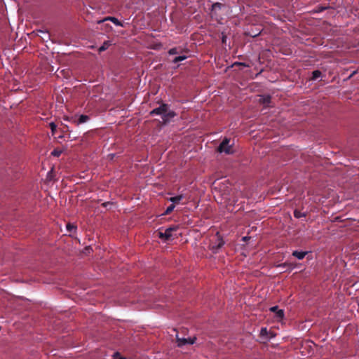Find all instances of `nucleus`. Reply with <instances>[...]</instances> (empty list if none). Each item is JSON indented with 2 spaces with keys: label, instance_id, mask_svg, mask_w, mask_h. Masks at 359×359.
Wrapping results in <instances>:
<instances>
[{
  "label": "nucleus",
  "instance_id": "1",
  "mask_svg": "<svg viewBox=\"0 0 359 359\" xmlns=\"http://www.w3.org/2000/svg\"><path fill=\"white\" fill-rule=\"evenodd\" d=\"M230 142H231V140L227 137H225L221 142V143L219 144V145L217 148L218 152L224 153L225 154H227V155L232 154L233 153V149L232 147L233 143L231 144Z\"/></svg>",
  "mask_w": 359,
  "mask_h": 359
},
{
  "label": "nucleus",
  "instance_id": "2",
  "mask_svg": "<svg viewBox=\"0 0 359 359\" xmlns=\"http://www.w3.org/2000/svg\"><path fill=\"white\" fill-rule=\"evenodd\" d=\"M224 242L222 238L219 235V233L217 232L213 239L211 240L210 248L214 252H217V251L221 248Z\"/></svg>",
  "mask_w": 359,
  "mask_h": 359
},
{
  "label": "nucleus",
  "instance_id": "3",
  "mask_svg": "<svg viewBox=\"0 0 359 359\" xmlns=\"http://www.w3.org/2000/svg\"><path fill=\"white\" fill-rule=\"evenodd\" d=\"M176 340H177V346L179 347H182L187 344H194L196 340V337H188V338H184V337L181 338L177 334Z\"/></svg>",
  "mask_w": 359,
  "mask_h": 359
},
{
  "label": "nucleus",
  "instance_id": "4",
  "mask_svg": "<svg viewBox=\"0 0 359 359\" xmlns=\"http://www.w3.org/2000/svg\"><path fill=\"white\" fill-rule=\"evenodd\" d=\"M177 229V226H172L166 229L164 232L159 231L158 237L165 241L169 240L172 237V232Z\"/></svg>",
  "mask_w": 359,
  "mask_h": 359
},
{
  "label": "nucleus",
  "instance_id": "5",
  "mask_svg": "<svg viewBox=\"0 0 359 359\" xmlns=\"http://www.w3.org/2000/svg\"><path fill=\"white\" fill-rule=\"evenodd\" d=\"M168 109V104H162L158 107L154 109L151 112V115H163L167 112Z\"/></svg>",
  "mask_w": 359,
  "mask_h": 359
},
{
  "label": "nucleus",
  "instance_id": "6",
  "mask_svg": "<svg viewBox=\"0 0 359 359\" xmlns=\"http://www.w3.org/2000/svg\"><path fill=\"white\" fill-rule=\"evenodd\" d=\"M269 311L275 313V317L278 321H280L284 318V311L279 309L278 306H272Z\"/></svg>",
  "mask_w": 359,
  "mask_h": 359
},
{
  "label": "nucleus",
  "instance_id": "7",
  "mask_svg": "<svg viewBox=\"0 0 359 359\" xmlns=\"http://www.w3.org/2000/svg\"><path fill=\"white\" fill-rule=\"evenodd\" d=\"M105 21H111L117 26L123 27V24L121 21H119L116 18L111 16L106 17L103 20H99L97 23H101Z\"/></svg>",
  "mask_w": 359,
  "mask_h": 359
},
{
  "label": "nucleus",
  "instance_id": "8",
  "mask_svg": "<svg viewBox=\"0 0 359 359\" xmlns=\"http://www.w3.org/2000/svg\"><path fill=\"white\" fill-rule=\"evenodd\" d=\"M176 116V113L173 111H169L165 113L162 117L163 121L165 123L169 121V120Z\"/></svg>",
  "mask_w": 359,
  "mask_h": 359
},
{
  "label": "nucleus",
  "instance_id": "9",
  "mask_svg": "<svg viewBox=\"0 0 359 359\" xmlns=\"http://www.w3.org/2000/svg\"><path fill=\"white\" fill-rule=\"evenodd\" d=\"M89 119L90 117L88 115L82 114L79 117L77 120H74L73 122L76 125H79L87 122Z\"/></svg>",
  "mask_w": 359,
  "mask_h": 359
},
{
  "label": "nucleus",
  "instance_id": "10",
  "mask_svg": "<svg viewBox=\"0 0 359 359\" xmlns=\"http://www.w3.org/2000/svg\"><path fill=\"white\" fill-rule=\"evenodd\" d=\"M271 97L270 95H262L259 100V102L267 107L271 102Z\"/></svg>",
  "mask_w": 359,
  "mask_h": 359
},
{
  "label": "nucleus",
  "instance_id": "11",
  "mask_svg": "<svg viewBox=\"0 0 359 359\" xmlns=\"http://www.w3.org/2000/svg\"><path fill=\"white\" fill-rule=\"evenodd\" d=\"M111 45V42L110 41H105L103 44L98 48V52L102 53L106 50Z\"/></svg>",
  "mask_w": 359,
  "mask_h": 359
},
{
  "label": "nucleus",
  "instance_id": "12",
  "mask_svg": "<svg viewBox=\"0 0 359 359\" xmlns=\"http://www.w3.org/2000/svg\"><path fill=\"white\" fill-rule=\"evenodd\" d=\"M307 254V252H299V251H294L292 252V255L297 257L298 259H302L304 258L305 255Z\"/></svg>",
  "mask_w": 359,
  "mask_h": 359
},
{
  "label": "nucleus",
  "instance_id": "13",
  "mask_svg": "<svg viewBox=\"0 0 359 359\" xmlns=\"http://www.w3.org/2000/svg\"><path fill=\"white\" fill-rule=\"evenodd\" d=\"M322 75V73L320 70H315L312 72V76L311 78V80L315 81L318 79L319 77H320Z\"/></svg>",
  "mask_w": 359,
  "mask_h": 359
},
{
  "label": "nucleus",
  "instance_id": "14",
  "mask_svg": "<svg viewBox=\"0 0 359 359\" xmlns=\"http://www.w3.org/2000/svg\"><path fill=\"white\" fill-rule=\"evenodd\" d=\"M182 198H183V196L179 195V196H177L175 197H171L170 198V201L173 203L172 204L175 205V203H179Z\"/></svg>",
  "mask_w": 359,
  "mask_h": 359
},
{
  "label": "nucleus",
  "instance_id": "15",
  "mask_svg": "<svg viewBox=\"0 0 359 359\" xmlns=\"http://www.w3.org/2000/svg\"><path fill=\"white\" fill-rule=\"evenodd\" d=\"M187 57L186 55H180V56L175 57L172 60V63L176 64L177 62H180L181 61L186 60Z\"/></svg>",
  "mask_w": 359,
  "mask_h": 359
},
{
  "label": "nucleus",
  "instance_id": "16",
  "mask_svg": "<svg viewBox=\"0 0 359 359\" xmlns=\"http://www.w3.org/2000/svg\"><path fill=\"white\" fill-rule=\"evenodd\" d=\"M269 332L267 330L266 327H262L260 330V336L264 337L266 338H269Z\"/></svg>",
  "mask_w": 359,
  "mask_h": 359
},
{
  "label": "nucleus",
  "instance_id": "17",
  "mask_svg": "<svg viewBox=\"0 0 359 359\" xmlns=\"http://www.w3.org/2000/svg\"><path fill=\"white\" fill-rule=\"evenodd\" d=\"M225 200H226V203H227L226 205L228 206L229 205H233L236 203V202L237 201L236 199H235L234 198H225Z\"/></svg>",
  "mask_w": 359,
  "mask_h": 359
},
{
  "label": "nucleus",
  "instance_id": "18",
  "mask_svg": "<svg viewBox=\"0 0 359 359\" xmlns=\"http://www.w3.org/2000/svg\"><path fill=\"white\" fill-rule=\"evenodd\" d=\"M306 213L302 212L299 210H295L294 211V216L296 218H300V217H306Z\"/></svg>",
  "mask_w": 359,
  "mask_h": 359
},
{
  "label": "nucleus",
  "instance_id": "19",
  "mask_svg": "<svg viewBox=\"0 0 359 359\" xmlns=\"http://www.w3.org/2000/svg\"><path fill=\"white\" fill-rule=\"evenodd\" d=\"M49 126L51 130L52 135H54L57 130V125L55 123L51 122L49 123Z\"/></svg>",
  "mask_w": 359,
  "mask_h": 359
},
{
  "label": "nucleus",
  "instance_id": "20",
  "mask_svg": "<svg viewBox=\"0 0 359 359\" xmlns=\"http://www.w3.org/2000/svg\"><path fill=\"white\" fill-rule=\"evenodd\" d=\"M61 154H62V150L59 149H54L51 151V155L54 156H59L61 155Z\"/></svg>",
  "mask_w": 359,
  "mask_h": 359
},
{
  "label": "nucleus",
  "instance_id": "21",
  "mask_svg": "<svg viewBox=\"0 0 359 359\" xmlns=\"http://www.w3.org/2000/svg\"><path fill=\"white\" fill-rule=\"evenodd\" d=\"M180 53V52L177 48H172L168 50L169 55H177V54H179Z\"/></svg>",
  "mask_w": 359,
  "mask_h": 359
},
{
  "label": "nucleus",
  "instance_id": "22",
  "mask_svg": "<svg viewBox=\"0 0 359 359\" xmlns=\"http://www.w3.org/2000/svg\"><path fill=\"white\" fill-rule=\"evenodd\" d=\"M174 208H175V205L171 204L166 208V210H165L164 215L170 214L174 210Z\"/></svg>",
  "mask_w": 359,
  "mask_h": 359
},
{
  "label": "nucleus",
  "instance_id": "23",
  "mask_svg": "<svg viewBox=\"0 0 359 359\" xmlns=\"http://www.w3.org/2000/svg\"><path fill=\"white\" fill-rule=\"evenodd\" d=\"M67 230L69 232H72L73 231L76 230V226L72 224H67Z\"/></svg>",
  "mask_w": 359,
  "mask_h": 359
},
{
  "label": "nucleus",
  "instance_id": "24",
  "mask_svg": "<svg viewBox=\"0 0 359 359\" xmlns=\"http://www.w3.org/2000/svg\"><path fill=\"white\" fill-rule=\"evenodd\" d=\"M223 6V4L221 3H215L212 5V10L220 9Z\"/></svg>",
  "mask_w": 359,
  "mask_h": 359
},
{
  "label": "nucleus",
  "instance_id": "25",
  "mask_svg": "<svg viewBox=\"0 0 359 359\" xmlns=\"http://www.w3.org/2000/svg\"><path fill=\"white\" fill-rule=\"evenodd\" d=\"M112 356L114 359H125L118 352L114 353Z\"/></svg>",
  "mask_w": 359,
  "mask_h": 359
},
{
  "label": "nucleus",
  "instance_id": "26",
  "mask_svg": "<svg viewBox=\"0 0 359 359\" xmlns=\"http://www.w3.org/2000/svg\"><path fill=\"white\" fill-rule=\"evenodd\" d=\"M236 65H238V66H242V67H249L248 65H246V64H245V63H244V62H235V63L233 64V66H236Z\"/></svg>",
  "mask_w": 359,
  "mask_h": 359
},
{
  "label": "nucleus",
  "instance_id": "27",
  "mask_svg": "<svg viewBox=\"0 0 359 359\" xmlns=\"http://www.w3.org/2000/svg\"><path fill=\"white\" fill-rule=\"evenodd\" d=\"M53 172V168H52L50 171L48 172V177H50V180H51V175H52Z\"/></svg>",
  "mask_w": 359,
  "mask_h": 359
},
{
  "label": "nucleus",
  "instance_id": "28",
  "mask_svg": "<svg viewBox=\"0 0 359 359\" xmlns=\"http://www.w3.org/2000/svg\"><path fill=\"white\" fill-rule=\"evenodd\" d=\"M112 205V204H111V203H109V202H107V203H102V205H103L104 207H107L108 205Z\"/></svg>",
  "mask_w": 359,
  "mask_h": 359
},
{
  "label": "nucleus",
  "instance_id": "29",
  "mask_svg": "<svg viewBox=\"0 0 359 359\" xmlns=\"http://www.w3.org/2000/svg\"><path fill=\"white\" fill-rule=\"evenodd\" d=\"M107 157H111V158L115 157V154H108Z\"/></svg>",
  "mask_w": 359,
  "mask_h": 359
},
{
  "label": "nucleus",
  "instance_id": "30",
  "mask_svg": "<svg viewBox=\"0 0 359 359\" xmlns=\"http://www.w3.org/2000/svg\"><path fill=\"white\" fill-rule=\"evenodd\" d=\"M39 32H41V33H43V34H47V32H45V31L39 30Z\"/></svg>",
  "mask_w": 359,
  "mask_h": 359
},
{
  "label": "nucleus",
  "instance_id": "31",
  "mask_svg": "<svg viewBox=\"0 0 359 359\" xmlns=\"http://www.w3.org/2000/svg\"><path fill=\"white\" fill-rule=\"evenodd\" d=\"M259 34V33H256V34H252L251 36H257Z\"/></svg>",
  "mask_w": 359,
  "mask_h": 359
},
{
  "label": "nucleus",
  "instance_id": "32",
  "mask_svg": "<svg viewBox=\"0 0 359 359\" xmlns=\"http://www.w3.org/2000/svg\"><path fill=\"white\" fill-rule=\"evenodd\" d=\"M225 40H226V39H225V37L224 36V37L222 38V42H223V43H224V42H225Z\"/></svg>",
  "mask_w": 359,
  "mask_h": 359
}]
</instances>
